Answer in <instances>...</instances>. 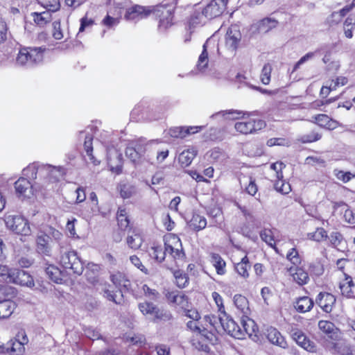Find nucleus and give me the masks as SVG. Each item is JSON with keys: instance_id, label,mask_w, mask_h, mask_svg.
<instances>
[{"instance_id": "nucleus-1", "label": "nucleus", "mask_w": 355, "mask_h": 355, "mask_svg": "<svg viewBox=\"0 0 355 355\" xmlns=\"http://www.w3.org/2000/svg\"><path fill=\"white\" fill-rule=\"evenodd\" d=\"M151 13L159 18L160 30H166L171 26L173 10L171 7L165 5H159L153 8L136 5L127 10L125 17L128 20H139L147 17Z\"/></svg>"}, {"instance_id": "nucleus-2", "label": "nucleus", "mask_w": 355, "mask_h": 355, "mask_svg": "<svg viewBox=\"0 0 355 355\" xmlns=\"http://www.w3.org/2000/svg\"><path fill=\"white\" fill-rule=\"evenodd\" d=\"M24 175L29 178L36 179L38 174L44 177L49 182H58L66 173L62 166H54L50 164H40L33 163L23 170Z\"/></svg>"}, {"instance_id": "nucleus-3", "label": "nucleus", "mask_w": 355, "mask_h": 355, "mask_svg": "<svg viewBox=\"0 0 355 355\" xmlns=\"http://www.w3.org/2000/svg\"><path fill=\"white\" fill-rule=\"evenodd\" d=\"M44 51L45 48L42 47L21 48L16 58L15 64L27 68L34 67L42 62Z\"/></svg>"}, {"instance_id": "nucleus-4", "label": "nucleus", "mask_w": 355, "mask_h": 355, "mask_svg": "<svg viewBox=\"0 0 355 355\" xmlns=\"http://www.w3.org/2000/svg\"><path fill=\"white\" fill-rule=\"evenodd\" d=\"M174 240L175 246L166 243L164 247L162 245H154L151 247L149 250L150 256L159 263L165 259L167 254L175 259L183 258L184 253L182 249L180 240L179 239H175Z\"/></svg>"}, {"instance_id": "nucleus-5", "label": "nucleus", "mask_w": 355, "mask_h": 355, "mask_svg": "<svg viewBox=\"0 0 355 355\" xmlns=\"http://www.w3.org/2000/svg\"><path fill=\"white\" fill-rule=\"evenodd\" d=\"M110 279L112 283L115 285L116 288L119 289V297L117 296V294L114 291H110L109 289H104V296L109 300L110 301H112L114 303L119 304L121 303L123 300V291L128 290L130 282L125 277V276L121 272H116L110 276ZM118 293V291H116Z\"/></svg>"}, {"instance_id": "nucleus-6", "label": "nucleus", "mask_w": 355, "mask_h": 355, "mask_svg": "<svg viewBox=\"0 0 355 355\" xmlns=\"http://www.w3.org/2000/svg\"><path fill=\"white\" fill-rule=\"evenodd\" d=\"M4 221L6 227L17 234L28 236L31 233L28 221L21 216L7 215Z\"/></svg>"}, {"instance_id": "nucleus-7", "label": "nucleus", "mask_w": 355, "mask_h": 355, "mask_svg": "<svg viewBox=\"0 0 355 355\" xmlns=\"http://www.w3.org/2000/svg\"><path fill=\"white\" fill-rule=\"evenodd\" d=\"M60 263L64 268L71 270L78 275H80L84 270L83 263L75 251L64 252L60 257Z\"/></svg>"}, {"instance_id": "nucleus-8", "label": "nucleus", "mask_w": 355, "mask_h": 355, "mask_svg": "<svg viewBox=\"0 0 355 355\" xmlns=\"http://www.w3.org/2000/svg\"><path fill=\"white\" fill-rule=\"evenodd\" d=\"M241 40V33L236 25H232L225 35V48L227 55L234 56L239 48Z\"/></svg>"}, {"instance_id": "nucleus-9", "label": "nucleus", "mask_w": 355, "mask_h": 355, "mask_svg": "<svg viewBox=\"0 0 355 355\" xmlns=\"http://www.w3.org/2000/svg\"><path fill=\"white\" fill-rule=\"evenodd\" d=\"M266 127V122L261 119H248L246 121L236 122L234 125L236 130L241 134H250Z\"/></svg>"}, {"instance_id": "nucleus-10", "label": "nucleus", "mask_w": 355, "mask_h": 355, "mask_svg": "<svg viewBox=\"0 0 355 355\" xmlns=\"http://www.w3.org/2000/svg\"><path fill=\"white\" fill-rule=\"evenodd\" d=\"M139 309L144 315L153 316L155 321L158 320H168L171 318L170 313L160 310L151 302H145L140 303L139 304Z\"/></svg>"}, {"instance_id": "nucleus-11", "label": "nucleus", "mask_w": 355, "mask_h": 355, "mask_svg": "<svg viewBox=\"0 0 355 355\" xmlns=\"http://www.w3.org/2000/svg\"><path fill=\"white\" fill-rule=\"evenodd\" d=\"M228 0H212L202 10V14L207 19L220 16L225 10Z\"/></svg>"}, {"instance_id": "nucleus-12", "label": "nucleus", "mask_w": 355, "mask_h": 355, "mask_svg": "<svg viewBox=\"0 0 355 355\" xmlns=\"http://www.w3.org/2000/svg\"><path fill=\"white\" fill-rule=\"evenodd\" d=\"M10 274L8 283L26 286L28 287L34 286L33 277L26 271L18 268H12Z\"/></svg>"}, {"instance_id": "nucleus-13", "label": "nucleus", "mask_w": 355, "mask_h": 355, "mask_svg": "<svg viewBox=\"0 0 355 355\" xmlns=\"http://www.w3.org/2000/svg\"><path fill=\"white\" fill-rule=\"evenodd\" d=\"M220 326L231 336L237 339L242 338L241 326L230 317L227 313L223 314V317L220 318Z\"/></svg>"}, {"instance_id": "nucleus-14", "label": "nucleus", "mask_w": 355, "mask_h": 355, "mask_svg": "<svg viewBox=\"0 0 355 355\" xmlns=\"http://www.w3.org/2000/svg\"><path fill=\"white\" fill-rule=\"evenodd\" d=\"M215 48L217 49L218 53H220L218 47V44H216V42L214 41L213 40L208 39L204 44L202 51L198 58V60L196 65L198 71L203 72L205 69L207 67L209 63L208 51H210L211 49Z\"/></svg>"}, {"instance_id": "nucleus-15", "label": "nucleus", "mask_w": 355, "mask_h": 355, "mask_svg": "<svg viewBox=\"0 0 355 355\" xmlns=\"http://www.w3.org/2000/svg\"><path fill=\"white\" fill-rule=\"evenodd\" d=\"M15 189L19 198H30L33 195V186L25 178H20L15 182Z\"/></svg>"}, {"instance_id": "nucleus-16", "label": "nucleus", "mask_w": 355, "mask_h": 355, "mask_svg": "<svg viewBox=\"0 0 355 355\" xmlns=\"http://www.w3.org/2000/svg\"><path fill=\"white\" fill-rule=\"evenodd\" d=\"M316 304L326 313H330L336 302V297L329 293L321 292L316 297Z\"/></svg>"}, {"instance_id": "nucleus-17", "label": "nucleus", "mask_w": 355, "mask_h": 355, "mask_svg": "<svg viewBox=\"0 0 355 355\" xmlns=\"http://www.w3.org/2000/svg\"><path fill=\"white\" fill-rule=\"evenodd\" d=\"M36 250L39 254L51 256V245L50 236L41 233L36 238Z\"/></svg>"}, {"instance_id": "nucleus-18", "label": "nucleus", "mask_w": 355, "mask_h": 355, "mask_svg": "<svg viewBox=\"0 0 355 355\" xmlns=\"http://www.w3.org/2000/svg\"><path fill=\"white\" fill-rule=\"evenodd\" d=\"M122 155L116 149H109L107 151V164L111 171L117 173H120L122 169Z\"/></svg>"}, {"instance_id": "nucleus-19", "label": "nucleus", "mask_w": 355, "mask_h": 355, "mask_svg": "<svg viewBox=\"0 0 355 355\" xmlns=\"http://www.w3.org/2000/svg\"><path fill=\"white\" fill-rule=\"evenodd\" d=\"M288 272L293 280L300 286L305 285L309 281L308 272L299 266L290 267Z\"/></svg>"}, {"instance_id": "nucleus-20", "label": "nucleus", "mask_w": 355, "mask_h": 355, "mask_svg": "<svg viewBox=\"0 0 355 355\" xmlns=\"http://www.w3.org/2000/svg\"><path fill=\"white\" fill-rule=\"evenodd\" d=\"M266 335L268 340L273 345L279 346L283 349H286L288 347V344L281 334V333L272 327H270L266 330Z\"/></svg>"}, {"instance_id": "nucleus-21", "label": "nucleus", "mask_w": 355, "mask_h": 355, "mask_svg": "<svg viewBox=\"0 0 355 355\" xmlns=\"http://www.w3.org/2000/svg\"><path fill=\"white\" fill-rule=\"evenodd\" d=\"M292 337L297 344L305 350L311 352L315 350V345L314 343L307 339L305 334L301 330L297 329L294 331L292 334Z\"/></svg>"}, {"instance_id": "nucleus-22", "label": "nucleus", "mask_w": 355, "mask_h": 355, "mask_svg": "<svg viewBox=\"0 0 355 355\" xmlns=\"http://www.w3.org/2000/svg\"><path fill=\"white\" fill-rule=\"evenodd\" d=\"M202 128L203 126L175 127L169 130V135L172 137L184 138L189 135L200 131Z\"/></svg>"}, {"instance_id": "nucleus-23", "label": "nucleus", "mask_w": 355, "mask_h": 355, "mask_svg": "<svg viewBox=\"0 0 355 355\" xmlns=\"http://www.w3.org/2000/svg\"><path fill=\"white\" fill-rule=\"evenodd\" d=\"M80 139H85L84 141V148L86 152V155L89 157V160L95 165L98 164L99 162H96L92 152H93V146H92V140H93V135L92 133L89 132L87 130L80 131L79 132Z\"/></svg>"}, {"instance_id": "nucleus-24", "label": "nucleus", "mask_w": 355, "mask_h": 355, "mask_svg": "<svg viewBox=\"0 0 355 355\" xmlns=\"http://www.w3.org/2000/svg\"><path fill=\"white\" fill-rule=\"evenodd\" d=\"M144 242L140 230L134 229L129 231L126 238V243L128 247L132 250H138Z\"/></svg>"}, {"instance_id": "nucleus-25", "label": "nucleus", "mask_w": 355, "mask_h": 355, "mask_svg": "<svg viewBox=\"0 0 355 355\" xmlns=\"http://www.w3.org/2000/svg\"><path fill=\"white\" fill-rule=\"evenodd\" d=\"M196 155L197 150L194 147H191L184 150L180 153L178 156V161L182 166L187 167L191 164L193 159Z\"/></svg>"}, {"instance_id": "nucleus-26", "label": "nucleus", "mask_w": 355, "mask_h": 355, "mask_svg": "<svg viewBox=\"0 0 355 355\" xmlns=\"http://www.w3.org/2000/svg\"><path fill=\"white\" fill-rule=\"evenodd\" d=\"M248 315H249L241 316V331L242 333V338H244L245 335H248L250 336H252L256 330V325L254 320H251Z\"/></svg>"}, {"instance_id": "nucleus-27", "label": "nucleus", "mask_w": 355, "mask_h": 355, "mask_svg": "<svg viewBox=\"0 0 355 355\" xmlns=\"http://www.w3.org/2000/svg\"><path fill=\"white\" fill-rule=\"evenodd\" d=\"M234 304L238 311L242 314V316L250 315V310L248 301L245 297L241 295H235L234 297Z\"/></svg>"}, {"instance_id": "nucleus-28", "label": "nucleus", "mask_w": 355, "mask_h": 355, "mask_svg": "<svg viewBox=\"0 0 355 355\" xmlns=\"http://www.w3.org/2000/svg\"><path fill=\"white\" fill-rule=\"evenodd\" d=\"M354 287L355 284L350 276H346L345 279L340 284L342 295L349 298L354 297Z\"/></svg>"}, {"instance_id": "nucleus-29", "label": "nucleus", "mask_w": 355, "mask_h": 355, "mask_svg": "<svg viewBox=\"0 0 355 355\" xmlns=\"http://www.w3.org/2000/svg\"><path fill=\"white\" fill-rule=\"evenodd\" d=\"M313 301L309 297H299L295 302V308L300 313H306L313 308Z\"/></svg>"}, {"instance_id": "nucleus-30", "label": "nucleus", "mask_w": 355, "mask_h": 355, "mask_svg": "<svg viewBox=\"0 0 355 355\" xmlns=\"http://www.w3.org/2000/svg\"><path fill=\"white\" fill-rule=\"evenodd\" d=\"M45 273L47 277L56 284L62 282V272L55 266L50 264L45 268Z\"/></svg>"}, {"instance_id": "nucleus-31", "label": "nucleus", "mask_w": 355, "mask_h": 355, "mask_svg": "<svg viewBox=\"0 0 355 355\" xmlns=\"http://www.w3.org/2000/svg\"><path fill=\"white\" fill-rule=\"evenodd\" d=\"M28 339L26 335L24 336V340L22 343H19L18 340L14 339L8 341L9 346L10 347V351H11V355H21L24 351V345L27 344Z\"/></svg>"}, {"instance_id": "nucleus-32", "label": "nucleus", "mask_w": 355, "mask_h": 355, "mask_svg": "<svg viewBox=\"0 0 355 355\" xmlns=\"http://www.w3.org/2000/svg\"><path fill=\"white\" fill-rule=\"evenodd\" d=\"M211 262L214 266L218 275H223L226 272V263L224 259L216 253H211Z\"/></svg>"}, {"instance_id": "nucleus-33", "label": "nucleus", "mask_w": 355, "mask_h": 355, "mask_svg": "<svg viewBox=\"0 0 355 355\" xmlns=\"http://www.w3.org/2000/svg\"><path fill=\"white\" fill-rule=\"evenodd\" d=\"M15 309V304L11 300L0 301V319L10 317Z\"/></svg>"}, {"instance_id": "nucleus-34", "label": "nucleus", "mask_w": 355, "mask_h": 355, "mask_svg": "<svg viewBox=\"0 0 355 355\" xmlns=\"http://www.w3.org/2000/svg\"><path fill=\"white\" fill-rule=\"evenodd\" d=\"M189 226L195 231L202 230L207 226V220L204 216L195 214L189 222Z\"/></svg>"}, {"instance_id": "nucleus-35", "label": "nucleus", "mask_w": 355, "mask_h": 355, "mask_svg": "<svg viewBox=\"0 0 355 355\" xmlns=\"http://www.w3.org/2000/svg\"><path fill=\"white\" fill-rule=\"evenodd\" d=\"M244 114H245L243 112L239 111V110H229L220 111L215 114H213L210 116V118L214 119L218 116H221V117H224L225 119L234 120V119H238L241 118V116H243Z\"/></svg>"}, {"instance_id": "nucleus-36", "label": "nucleus", "mask_w": 355, "mask_h": 355, "mask_svg": "<svg viewBox=\"0 0 355 355\" xmlns=\"http://www.w3.org/2000/svg\"><path fill=\"white\" fill-rule=\"evenodd\" d=\"M223 317L222 315H219L218 317L214 315H205L203 318L202 324L206 327V331H207L208 327L211 328L210 331L212 329L217 331L218 327L220 326V318Z\"/></svg>"}, {"instance_id": "nucleus-37", "label": "nucleus", "mask_w": 355, "mask_h": 355, "mask_svg": "<svg viewBox=\"0 0 355 355\" xmlns=\"http://www.w3.org/2000/svg\"><path fill=\"white\" fill-rule=\"evenodd\" d=\"M250 264L248 257L245 255L241 261L235 265V270L237 273L244 278L249 276L248 270L250 269Z\"/></svg>"}, {"instance_id": "nucleus-38", "label": "nucleus", "mask_w": 355, "mask_h": 355, "mask_svg": "<svg viewBox=\"0 0 355 355\" xmlns=\"http://www.w3.org/2000/svg\"><path fill=\"white\" fill-rule=\"evenodd\" d=\"M119 191L121 198L128 199L137 194V189L135 185L129 183L121 184L119 185Z\"/></svg>"}, {"instance_id": "nucleus-39", "label": "nucleus", "mask_w": 355, "mask_h": 355, "mask_svg": "<svg viewBox=\"0 0 355 355\" xmlns=\"http://www.w3.org/2000/svg\"><path fill=\"white\" fill-rule=\"evenodd\" d=\"M286 259L293 264V266H300L302 263V258L295 248H292L288 251Z\"/></svg>"}, {"instance_id": "nucleus-40", "label": "nucleus", "mask_w": 355, "mask_h": 355, "mask_svg": "<svg viewBox=\"0 0 355 355\" xmlns=\"http://www.w3.org/2000/svg\"><path fill=\"white\" fill-rule=\"evenodd\" d=\"M277 25V21L276 20L271 18H265L259 22V29L261 32L267 33L275 28Z\"/></svg>"}, {"instance_id": "nucleus-41", "label": "nucleus", "mask_w": 355, "mask_h": 355, "mask_svg": "<svg viewBox=\"0 0 355 355\" xmlns=\"http://www.w3.org/2000/svg\"><path fill=\"white\" fill-rule=\"evenodd\" d=\"M307 237L311 240L321 242L326 240L328 236L327 232L323 228L318 227L315 232L309 233Z\"/></svg>"}, {"instance_id": "nucleus-42", "label": "nucleus", "mask_w": 355, "mask_h": 355, "mask_svg": "<svg viewBox=\"0 0 355 355\" xmlns=\"http://www.w3.org/2000/svg\"><path fill=\"white\" fill-rule=\"evenodd\" d=\"M272 71V64L270 63H266L261 72L260 79L263 85H268L270 82V76Z\"/></svg>"}, {"instance_id": "nucleus-43", "label": "nucleus", "mask_w": 355, "mask_h": 355, "mask_svg": "<svg viewBox=\"0 0 355 355\" xmlns=\"http://www.w3.org/2000/svg\"><path fill=\"white\" fill-rule=\"evenodd\" d=\"M131 143L135 147L137 151L139 153L141 157L145 154L150 144L144 138H139L138 139L132 141Z\"/></svg>"}, {"instance_id": "nucleus-44", "label": "nucleus", "mask_w": 355, "mask_h": 355, "mask_svg": "<svg viewBox=\"0 0 355 355\" xmlns=\"http://www.w3.org/2000/svg\"><path fill=\"white\" fill-rule=\"evenodd\" d=\"M274 187L277 191L283 194H287L291 191L290 184L285 182L283 178L276 180Z\"/></svg>"}, {"instance_id": "nucleus-45", "label": "nucleus", "mask_w": 355, "mask_h": 355, "mask_svg": "<svg viewBox=\"0 0 355 355\" xmlns=\"http://www.w3.org/2000/svg\"><path fill=\"white\" fill-rule=\"evenodd\" d=\"M125 155L128 157L132 162H137L141 158L139 155V153H138L135 148V147L132 145L131 141L129 143L128 146L125 149Z\"/></svg>"}, {"instance_id": "nucleus-46", "label": "nucleus", "mask_w": 355, "mask_h": 355, "mask_svg": "<svg viewBox=\"0 0 355 355\" xmlns=\"http://www.w3.org/2000/svg\"><path fill=\"white\" fill-rule=\"evenodd\" d=\"M319 52V50H316L313 52H309L306 53L304 55H303L294 65L293 73L295 71H297L302 64H304L305 62L313 60L315 56L318 54Z\"/></svg>"}, {"instance_id": "nucleus-47", "label": "nucleus", "mask_w": 355, "mask_h": 355, "mask_svg": "<svg viewBox=\"0 0 355 355\" xmlns=\"http://www.w3.org/2000/svg\"><path fill=\"white\" fill-rule=\"evenodd\" d=\"M175 282L179 288H184L189 283V278L184 272L178 270L174 272Z\"/></svg>"}, {"instance_id": "nucleus-48", "label": "nucleus", "mask_w": 355, "mask_h": 355, "mask_svg": "<svg viewBox=\"0 0 355 355\" xmlns=\"http://www.w3.org/2000/svg\"><path fill=\"white\" fill-rule=\"evenodd\" d=\"M187 326L190 330L205 336L206 327L203 325L202 322L199 320L189 321L187 322Z\"/></svg>"}, {"instance_id": "nucleus-49", "label": "nucleus", "mask_w": 355, "mask_h": 355, "mask_svg": "<svg viewBox=\"0 0 355 355\" xmlns=\"http://www.w3.org/2000/svg\"><path fill=\"white\" fill-rule=\"evenodd\" d=\"M211 296L218 307V312L221 315L225 314L226 312L223 304V300L221 295L217 292H213Z\"/></svg>"}, {"instance_id": "nucleus-50", "label": "nucleus", "mask_w": 355, "mask_h": 355, "mask_svg": "<svg viewBox=\"0 0 355 355\" xmlns=\"http://www.w3.org/2000/svg\"><path fill=\"white\" fill-rule=\"evenodd\" d=\"M321 135L315 131H312L306 135L302 136L300 141L302 143H310L320 139Z\"/></svg>"}, {"instance_id": "nucleus-51", "label": "nucleus", "mask_w": 355, "mask_h": 355, "mask_svg": "<svg viewBox=\"0 0 355 355\" xmlns=\"http://www.w3.org/2000/svg\"><path fill=\"white\" fill-rule=\"evenodd\" d=\"M327 239H329L331 245L333 247L336 248L341 243L343 237L340 232H333L330 234L329 236H328Z\"/></svg>"}, {"instance_id": "nucleus-52", "label": "nucleus", "mask_w": 355, "mask_h": 355, "mask_svg": "<svg viewBox=\"0 0 355 355\" xmlns=\"http://www.w3.org/2000/svg\"><path fill=\"white\" fill-rule=\"evenodd\" d=\"M260 236L263 241H265L271 247H273L275 242L270 230H264L263 231L261 232Z\"/></svg>"}, {"instance_id": "nucleus-53", "label": "nucleus", "mask_w": 355, "mask_h": 355, "mask_svg": "<svg viewBox=\"0 0 355 355\" xmlns=\"http://www.w3.org/2000/svg\"><path fill=\"white\" fill-rule=\"evenodd\" d=\"M53 37L58 40L63 37L60 21L59 20L53 22Z\"/></svg>"}, {"instance_id": "nucleus-54", "label": "nucleus", "mask_w": 355, "mask_h": 355, "mask_svg": "<svg viewBox=\"0 0 355 355\" xmlns=\"http://www.w3.org/2000/svg\"><path fill=\"white\" fill-rule=\"evenodd\" d=\"M318 327L324 333L330 334L334 331V324L329 321L321 320L318 322Z\"/></svg>"}, {"instance_id": "nucleus-55", "label": "nucleus", "mask_w": 355, "mask_h": 355, "mask_svg": "<svg viewBox=\"0 0 355 355\" xmlns=\"http://www.w3.org/2000/svg\"><path fill=\"white\" fill-rule=\"evenodd\" d=\"M130 261L136 268L142 271L144 274H148L147 268L142 264L141 260L136 255L130 256Z\"/></svg>"}, {"instance_id": "nucleus-56", "label": "nucleus", "mask_w": 355, "mask_h": 355, "mask_svg": "<svg viewBox=\"0 0 355 355\" xmlns=\"http://www.w3.org/2000/svg\"><path fill=\"white\" fill-rule=\"evenodd\" d=\"M338 352L341 355H352V349L351 347L346 343H338L336 345Z\"/></svg>"}, {"instance_id": "nucleus-57", "label": "nucleus", "mask_w": 355, "mask_h": 355, "mask_svg": "<svg viewBox=\"0 0 355 355\" xmlns=\"http://www.w3.org/2000/svg\"><path fill=\"white\" fill-rule=\"evenodd\" d=\"M285 167V165L282 162H276L270 165V168L272 169L276 174V179L283 178L282 168Z\"/></svg>"}, {"instance_id": "nucleus-58", "label": "nucleus", "mask_w": 355, "mask_h": 355, "mask_svg": "<svg viewBox=\"0 0 355 355\" xmlns=\"http://www.w3.org/2000/svg\"><path fill=\"white\" fill-rule=\"evenodd\" d=\"M142 290L144 295L151 300L157 299L159 295L158 292L155 289L149 288L146 284L143 285Z\"/></svg>"}, {"instance_id": "nucleus-59", "label": "nucleus", "mask_w": 355, "mask_h": 355, "mask_svg": "<svg viewBox=\"0 0 355 355\" xmlns=\"http://www.w3.org/2000/svg\"><path fill=\"white\" fill-rule=\"evenodd\" d=\"M49 11L54 12L60 10V3L59 0H51L44 6Z\"/></svg>"}, {"instance_id": "nucleus-60", "label": "nucleus", "mask_w": 355, "mask_h": 355, "mask_svg": "<svg viewBox=\"0 0 355 355\" xmlns=\"http://www.w3.org/2000/svg\"><path fill=\"white\" fill-rule=\"evenodd\" d=\"M314 119L317 124H318L320 126L326 128L330 118L326 114H321L316 115Z\"/></svg>"}, {"instance_id": "nucleus-61", "label": "nucleus", "mask_w": 355, "mask_h": 355, "mask_svg": "<svg viewBox=\"0 0 355 355\" xmlns=\"http://www.w3.org/2000/svg\"><path fill=\"white\" fill-rule=\"evenodd\" d=\"M184 314L187 317L192 319L193 320L198 321L200 319V315L196 309H184Z\"/></svg>"}, {"instance_id": "nucleus-62", "label": "nucleus", "mask_w": 355, "mask_h": 355, "mask_svg": "<svg viewBox=\"0 0 355 355\" xmlns=\"http://www.w3.org/2000/svg\"><path fill=\"white\" fill-rule=\"evenodd\" d=\"M11 270L5 265H0V277L2 278V280L8 283Z\"/></svg>"}, {"instance_id": "nucleus-63", "label": "nucleus", "mask_w": 355, "mask_h": 355, "mask_svg": "<svg viewBox=\"0 0 355 355\" xmlns=\"http://www.w3.org/2000/svg\"><path fill=\"white\" fill-rule=\"evenodd\" d=\"M245 191L248 194L251 196H254L257 193L258 188L254 182V180H253L252 178L250 179L249 184L245 187Z\"/></svg>"}, {"instance_id": "nucleus-64", "label": "nucleus", "mask_w": 355, "mask_h": 355, "mask_svg": "<svg viewBox=\"0 0 355 355\" xmlns=\"http://www.w3.org/2000/svg\"><path fill=\"white\" fill-rule=\"evenodd\" d=\"M343 216H344L345 220L346 222H347L348 223H349V224L355 223V216L351 209H347L345 211Z\"/></svg>"}]
</instances>
